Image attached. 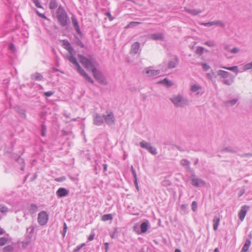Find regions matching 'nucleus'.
I'll use <instances>...</instances> for the list:
<instances>
[{
  "instance_id": "5701e85b",
  "label": "nucleus",
  "mask_w": 252,
  "mask_h": 252,
  "mask_svg": "<svg viewBox=\"0 0 252 252\" xmlns=\"http://www.w3.org/2000/svg\"><path fill=\"white\" fill-rule=\"evenodd\" d=\"M220 221V218L219 216H215L213 219V228L214 230H217L218 228V226L219 225Z\"/></svg>"
},
{
  "instance_id": "a211bd4d",
  "label": "nucleus",
  "mask_w": 252,
  "mask_h": 252,
  "mask_svg": "<svg viewBox=\"0 0 252 252\" xmlns=\"http://www.w3.org/2000/svg\"><path fill=\"white\" fill-rule=\"evenodd\" d=\"M179 63V59L177 56H175L173 60H170L168 63L167 67L169 69L174 68L176 67V65Z\"/></svg>"
},
{
  "instance_id": "de8ad7c7",
  "label": "nucleus",
  "mask_w": 252,
  "mask_h": 252,
  "mask_svg": "<svg viewBox=\"0 0 252 252\" xmlns=\"http://www.w3.org/2000/svg\"><path fill=\"white\" fill-rule=\"evenodd\" d=\"M8 48H9V50L12 52H14L16 51V48H15V46L13 43H9V44L8 45Z\"/></svg>"
},
{
  "instance_id": "b1692460",
  "label": "nucleus",
  "mask_w": 252,
  "mask_h": 252,
  "mask_svg": "<svg viewBox=\"0 0 252 252\" xmlns=\"http://www.w3.org/2000/svg\"><path fill=\"white\" fill-rule=\"evenodd\" d=\"M223 153H236L237 151L235 150L232 147L227 146L220 151Z\"/></svg>"
},
{
  "instance_id": "473e14b6",
  "label": "nucleus",
  "mask_w": 252,
  "mask_h": 252,
  "mask_svg": "<svg viewBox=\"0 0 252 252\" xmlns=\"http://www.w3.org/2000/svg\"><path fill=\"white\" fill-rule=\"evenodd\" d=\"M160 83L164 84L167 87H170L172 85V83L171 81H169L167 78L163 79L162 81H160Z\"/></svg>"
},
{
  "instance_id": "052dcab7",
  "label": "nucleus",
  "mask_w": 252,
  "mask_h": 252,
  "mask_svg": "<svg viewBox=\"0 0 252 252\" xmlns=\"http://www.w3.org/2000/svg\"><path fill=\"white\" fill-rule=\"evenodd\" d=\"M239 49L237 47H234L232 49L230 50V51L231 53L235 54L239 51Z\"/></svg>"
},
{
  "instance_id": "1a4fd4ad",
  "label": "nucleus",
  "mask_w": 252,
  "mask_h": 252,
  "mask_svg": "<svg viewBox=\"0 0 252 252\" xmlns=\"http://www.w3.org/2000/svg\"><path fill=\"white\" fill-rule=\"evenodd\" d=\"M103 119L108 125L110 126L115 124V118L114 115L111 111H106V114L103 115Z\"/></svg>"
},
{
  "instance_id": "58836bf2",
  "label": "nucleus",
  "mask_w": 252,
  "mask_h": 252,
  "mask_svg": "<svg viewBox=\"0 0 252 252\" xmlns=\"http://www.w3.org/2000/svg\"><path fill=\"white\" fill-rule=\"evenodd\" d=\"M140 24L141 23L139 22H131L128 24L126 27L133 28L140 25Z\"/></svg>"
},
{
  "instance_id": "0e129e2a",
  "label": "nucleus",
  "mask_w": 252,
  "mask_h": 252,
  "mask_svg": "<svg viewBox=\"0 0 252 252\" xmlns=\"http://www.w3.org/2000/svg\"><path fill=\"white\" fill-rule=\"evenodd\" d=\"M105 15L108 17V18H109V20L110 21H112L114 19V18L112 16L110 12H107L105 13Z\"/></svg>"
},
{
  "instance_id": "69168bd1",
  "label": "nucleus",
  "mask_w": 252,
  "mask_h": 252,
  "mask_svg": "<svg viewBox=\"0 0 252 252\" xmlns=\"http://www.w3.org/2000/svg\"><path fill=\"white\" fill-rule=\"evenodd\" d=\"M34 230V228L32 226H31L30 227L27 228V231L28 232H29L30 233H33Z\"/></svg>"
},
{
  "instance_id": "a18cd8bd",
  "label": "nucleus",
  "mask_w": 252,
  "mask_h": 252,
  "mask_svg": "<svg viewBox=\"0 0 252 252\" xmlns=\"http://www.w3.org/2000/svg\"><path fill=\"white\" fill-rule=\"evenodd\" d=\"M85 245V243H82L80 245L77 246L76 248L74 249L73 252H78Z\"/></svg>"
},
{
  "instance_id": "79ce46f5",
  "label": "nucleus",
  "mask_w": 252,
  "mask_h": 252,
  "mask_svg": "<svg viewBox=\"0 0 252 252\" xmlns=\"http://www.w3.org/2000/svg\"><path fill=\"white\" fill-rule=\"evenodd\" d=\"M67 224L65 222H64L63 225V230L62 232V234L63 238H64L65 235V234H66V232L67 231Z\"/></svg>"
},
{
  "instance_id": "37998d69",
  "label": "nucleus",
  "mask_w": 252,
  "mask_h": 252,
  "mask_svg": "<svg viewBox=\"0 0 252 252\" xmlns=\"http://www.w3.org/2000/svg\"><path fill=\"white\" fill-rule=\"evenodd\" d=\"M8 211V208L5 206L0 204V212L1 213H6Z\"/></svg>"
},
{
  "instance_id": "c9c22d12",
  "label": "nucleus",
  "mask_w": 252,
  "mask_h": 252,
  "mask_svg": "<svg viewBox=\"0 0 252 252\" xmlns=\"http://www.w3.org/2000/svg\"><path fill=\"white\" fill-rule=\"evenodd\" d=\"M204 48L203 47L198 46L197 47V48L195 50V53H196V54L200 56L203 54V53L204 52Z\"/></svg>"
},
{
  "instance_id": "dca6fc26",
  "label": "nucleus",
  "mask_w": 252,
  "mask_h": 252,
  "mask_svg": "<svg viewBox=\"0 0 252 252\" xmlns=\"http://www.w3.org/2000/svg\"><path fill=\"white\" fill-rule=\"evenodd\" d=\"M249 208V206H246V205L243 206L242 207V208L238 214L239 219L241 221H243L244 220V219L246 215V214H247V209H248Z\"/></svg>"
},
{
  "instance_id": "6ab92c4d",
  "label": "nucleus",
  "mask_w": 252,
  "mask_h": 252,
  "mask_svg": "<svg viewBox=\"0 0 252 252\" xmlns=\"http://www.w3.org/2000/svg\"><path fill=\"white\" fill-rule=\"evenodd\" d=\"M146 73L148 74L149 76L153 77L158 75L160 71L159 69L155 70V69H150L149 68H147L146 71Z\"/></svg>"
},
{
  "instance_id": "7c9ffc66",
  "label": "nucleus",
  "mask_w": 252,
  "mask_h": 252,
  "mask_svg": "<svg viewBox=\"0 0 252 252\" xmlns=\"http://www.w3.org/2000/svg\"><path fill=\"white\" fill-rule=\"evenodd\" d=\"M202 87L199 85L193 84L191 86L190 91L192 92H196L201 89Z\"/></svg>"
},
{
  "instance_id": "f257e3e1",
  "label": "nucleus",
  "mask_w": 252,
  "mask_h": 252,
  "mask_svg": "<svg viewBox=\"0 0 252 252\" xmlns=\"http://www.w3.org/2000/svg\"><path fill=\"white\" fill-rule=\"evenodd\" d=\"M56 17L59 24L63 27L67 26L70 23L69 17L64 8L60 5L56 11Z\"/></svg>"
},
{
  "instance_id": "338daca9",
  "label": "nucleus",
  "mask_w": 252,
  "mask_h": 252,
  "mask_svg": "<svg viewBox=\"0 0 252 252\" xmlns=\"http://www.w3.org/2000/svg\"><path fill=\"white\" fill-rule=\"evenodd\" d=\"M63 45L64 46V48L65 49L67 46H69L70 44L67 40H63Z\"/></svg>"
},
{
  "instance_id": "412c9836",
  "label": "nucleus",
  "mask_w": 252,
  "mask_h": 252,
  "mask_svg": "<svg viewBox=\"0 0 252 252\" xmlns=\"http://www.w3.org/2000/svg\"><path fill=\"white\" fill-rule=\"evenodd\" d=\"M31 78L32 80H35L37 81H41L43 79V76L38 72H35L32 74L31 76Z\"/></svg>"
},
{
  "instance_id": "423d86ee",
  "label": "nucleus",
  "mask_w": 252,
  "mask_h": 252,
  "mask_svg": "<svg viewBox=\"0 0 252 252\" xmlns=\"http://www.w3.org/2000/svg\"><path fill=\"white\" fill-rule=\"evenodd\" d=\"M92 73L95 79L100 84L106 85L107 81L105 77L101 71L98 70L96 68H94Z\"/></svg>"
},
{
  "instance_id": "393cba45",
  "label": "nucleus",
  "mask_w": 252,
  "mask_h": 252,
  "mask_svg": "<svg viewBox=\"0 0 252 252\" xmlns=\"http://www.w3.org/2000/svg\"><path fill=\"white\" fill-rule=\"evenodd\" d=\"M238 101V99L234 98L232 100L225 101L224 103L226 106H232L234 105Z\"/></svg>"
},
{
  "instance_id": "a19ab883",
  "label": "nucleus",
  "mask_w": 252,
  "mask_h": 252,
  "mask_svg": "<svg viewBox=\"0 0 252 252\" xmlns=\"http://www.w3.org/2000/svg\"><path fill=\"white\" fill-rule=\"evenodd\" d=\"M181 164L183 166H189L190 164V162L186 159H183L181 160Z\"/></svg>"
},
{
  "instance_id": "603ef678",
  "label": "nucleus",
  "mask_w": 252,
  "mask_h": 252,
  "mask_svg": "<svg viewBox=\"0 0 252 252\" xmlns=\"http://www.w3.org/2000/svg\"><path fill=\"white\" fill-rule=\"evenodd\" d=\"M36 13L39 17L48 20V19L44 14L40 13L38 10H36Z\"/></svg>"
},
{
  "instance_id": "bb28decb",
  "label": "nucleus",
  "mask_w": 252,
  "mask_h": 252,
  "mask_svg": "<svg viewBox=\"0 0 252 252\" xmlns=\"http://www.w3.org/2000/svg\"><path fill=\"white\" fill-rule=\"evenodd\" d=\"M58 3L56 0H50L49 2V7L51 10H54L58 7Z\"/></svg>"
},
{
  "instance_id": "c03bdc74",
  "label": "nucleus",
  "mask_w": 252,
  "mask_h": 252,
  "mask_svg": "<svg viewBox=\"0 0 252 252\" xmlns=\"http://www.w3.org/2000/svg\"><path fill=\"white\" fill-rule=\"evenodd\" d=\"M148 151L154 155H155L157 154V149L153 147L151 145L149 147Z\"/></svg>"
},
{
  "instance_id": "9d476101",
  "label": "nucleus",
  "mask_w": 252,
  "mask_h": 252,
  "mask_svg": "<svg viewBox=\"0 0 252 252\" xmlns=\"http://www.w3.org/2000/svg\"><path fill=\"white\" fill-rule=\"evenodd\" d=\"M150 227V223L148 220H145L144 222H143L140 226V231L139 230H136L137 226L136 225L133 226L134 230L136 232V233L138 234L141 233H144L147 232V230Z\"/></svg>"
},
{
  "instance_id": "9b49d317",
  "label": "nucleus",
  "mask_w": 252,
  "mask_h": 252,
  "mask_svg": "<svg viewBox=\"0 0 252 252\" xmlns=\"http://www.w3.org/2000/svg\"><path fill=\"white\" fill-rule=\"evenodd\" d=\"M69 190L64 188H60L56 191V195L58 198H62L68 195Z\"/></svg>"
},
{
  "instance_id": "0eeeda50",
  "label": "nucleus",
  "mask_w": 252,
  "mask_h": 252,
  "mask_svg": "<svg viewBox=\"0 0 252 252\" xmlns=\"http://www.w3.org/2000/svg\"><path fill=\"white\" fill-rule=\"evenodd\" d=\"M48 219L49 216L46 211H42L38 214L37 221L40 225L43 226L46 225L48 222Z\"/></svg>"
},
{
  "instance_id": "f704fd0d",
  "label": "nucleus",
  "mask_w": 252,
  "mask_h": 252,
  "mask_svg": "<svg viewBox=\"0 0 252 252\" xmlns=\"http://www.w3.org/2000/svg\"><path fill=\"white\" fill-rule=\"evenodd\" d=\"M14 248L12 245H8L3 249V252H13Z\"/></svg>"
},
{
  "instance_id": "c85d7f7f",
  "label": "nucleus",
  "mask_w": 252,
  "mask_h": 252,
  "mask_svg": "<svg viewBox=\"0 0 252 252\" xmlns=\"http://www.w3.org/2000/svg\"><path fill=\"white\" fill-rule=\"evenodd\" d=\"M151 144L150 143L147 142L144 140L142 141L140 143V146L141 147L145 149L146 150H148L149 147L151 146Z\"/></svg>"
},
{
  "instance_id": "4d7b16f0",
  "label": "nucleus",
  "mask_w": 252,
  "mask_h": 252,
  "mask_svg": "<svg viewBox=\"0 0 252 252\" xmlns=\"http://www.w3.org/2000/svg\"><path fill=\"white\" fill-rule=\"evenodd\" d=\"M203 69L204 71H206L209 70L210 68V66L208 65L206 63H202Z\"/></svg>"
},
{
  "instance_id": "49530a36",
  "label": "nucleus",
  "mask_w": 252,
  "mask_h": 252,
  "mask_svg": "<svg viewBox=\"0 0 252 252\" xmlns=\"http://www.w3.org/2000/svg\"><path fill=\"white\" fill-rule=\"evenodd\" d=\"M197 208V203L195 201H193L191 204V209L193 212L196 211Z\"/></svg>"
},
{
  "instance_id": "cd10ccee",
  "label": "nucleus",
  "mask_w": 252,
  "mask_h": 252,
  "mask_svg": "<svg viewBox=\"0 0 252 252\" xmlns=\"http://www.w3.org/2000/svg\"><path fill=\"white\" fill-rule=\"evenodd\" d=\"M222 68L226 69L228 70L232 71L237 74L239 72L238 67V66H233L231 67H226V66H223Z\"/></svg>"
},
{
  "instance_id": "20e7f679",
  "label": "nucleus",
  "mask_w": 252,
  "mask_h": 252,
  "mask_svg": "<svg viewBox=\"0 0 252 252\" xmlns=\"http://www.w3.org/2000/svg\"><path fill=\"white\" fill-rule=\"evenodd\" d=\"M218 75L222 79L221 81L227 86L231 85L234 81L235 76L226 71L220 70L218 72Z\"/></svg>"
},
{
  "instance_id": "7ed1b4c3",
  "label": "nucleus",
  "mask_w": 252,
  "mask_h": 252,
  "mask_svg": "<svg viewBox=\"0 0 252 252\" xmlns=\"http://www.w3.org/2000/svg\"><path fill=\"white\" fill-rule=\"evenodd\" d=\"M69 61L73 63L76 67V69L78 72L88 82L94 84V81L92 78L89 76V75L85 71V70L81 67L79 63H78L76 59L72 55L68 58Z\"/></svg>"
},
{
  "instance_id": "4468645a",
  "label": "nucleus",
  "mask_w": 252,
  "mask_h": 252,
  "mask_svg": "<svg viewBox=\"0 0 252 252\" xmlns=\"http://www.w3.org/2000/svg\"><path fill=\"white\" fill-rule=\"evenodd\" d=\"M205 26L210 27L213 25H219L222 28H224L225 26V24L220 20H216L212 22H209L203 24Z\"/></svg>"
},
{
  "instance_id": "6e6552de",
  "label": "nucleus",
  "mask_w": 252,
  "mask_h": 252,
  "mask_svg": "<svg viewBox=\"0 0 252 252\" xmlns=\"http://www.w3.org/2000/svg\"><path fill=\"white\" fill-rule=\"evenodd\" d=\"M191 184L195 187H202L206 185L205 182L201 179L196 178L193 172L190 177Z\"/></svg>"
},
{
  "instance_id": "6e6d98bb",
  "label": "nucleus",
  "mask_w": 252,
  "mask_h": 252,
  "mask_svg": "<svg viewBox=\"0 0 252 252\" xmlns=\"http://www.w3.org/2000/svg\"><path fill=\"white\" fill-rule=\"evenodd\" d=\"M66 180V178L65 176H62L59 178H57L55 179V181L59 182H63Z\"/></svg>"
},
{
  "instance_id": "2eb2a0df",
  "label": "nucleus",
  "mask_w": 252,
  "mask_h": 252,
  "mask_svg": "<svg viewBox=\"0 0 252 252\" xmlns=\"http://www.w3.org/2000/svg\"><path fill=\"white\" fill-rule=\"evenodd\" d=\"M140 43L139 42L136 41L133 43L131 46L130 51V53L132 55H135L137 54L139 50Z\"/></svg>"
},
{
  "instance_id": "680f3d73",
  "label": "nucleus",
  "mask_w": 252,
  "mask_h": 252,
  "mask_svg": "<svg viewBox=\"0 0 252 252\" xmlns=\"http://www.w3.org/2000/svg\"><path fill=\"white\" fill-rule=\"evenodd\" d=\"M65 49H66L70 54H72V52L73 51V48L71 46V45L67 46V48H65Z\"/></svg>"
},
{
  "instance_id": "ddd939ff",
  "label": "nucleus",
  "mask_w": 252,
  "mask_h": 252,
  "mask_svg": "<svg viewBox=\"0 0 252 252\" xmlns=\"http://www.w3.org/2000/svg\"><path fill=\"white\" fill-rule=\"evenodd\" d=\"M71 20H72L73 26L74 28L75 29L76 32L81 37H82L83 35V34L80 29V27H79V24H78V23L76 18L74 16H72Z\"/></svg>"
},
{
  "instance_id": "e2e57ef3",
  "label": "nucleus",
  "mask_w": 252,
  "mask_h": 252,
  "mask_svg": "<svg viewBox=\"0 0 252 252\" xmlns=\"http://www.w3.org/2000/svg\"><path fill=\"white\" fill-rule=\"evenodd\" d=\"M241 158L252 157V153H246L239 155Z\"/></svg>"
},
{
  "instance_id": "ea45409f",
  "label": "nucleus",
  "mask_w": 252,
  "mask_h": 252,
  "mask_svg": "<svg viewBox=\"0 0 252 252\" xmlns=\"http://www.w3.org/2000/svg\"><path fill=\"white\" fill-rule=\"evenodd\" d=\"M243 68L244 70L252 69V62L245 64Z\"/></svg>"
},
{
  "instance_id": "c756f323",
  "label": "nucleus",
  "mask_w": 252,
  "mask_h": 252,
  "mask_svg": "<svg viewBox=\"0 0 252 252\" xmlns=\"http://www.w3.org/2000/svg\"><path fill=\"white\" fill-rule=\"evenodd\" d=\"M113 219V216L112 214H105L102 216L101 220L103 221H107V220H111Z\"/></svg>"
},
{
  "instance_id": "4c0bfd02",
  "label": "nucleus",
  "mask_w": 252,
  "mask_h": 252,
  "mask_svg": "<svg viewBox=\"0 0 252 252\" xmlns=\"http://www.w3.org/2000/svg\"><path fill=\"white\" fill-rule=\"evenodd\" d=\"M171 182L167 179H164L161 182V185L163 187H168L171 185Z\"/></svg>"
},
{
  "instance_id": "774afa93",
  "label": "nucleus",
  "mask_w": 252,
  "mask_h": 252,
  "mask_svg": "<svg viewBox=\"0 0 252 252\" xmlns=\"http://www.w3.org/2000/svg\"><path fill=\"white\" fill-rule=\"evenodd\" d=\"M17 161L20 163L24 164V160L23 158H21L20 156H18L17 158Z\"/></svg>"
},
{
  "instance_id": "aec40b11",
  "label": "nucleus",
  "mask_w": 252,
  "mask_h": 252,
  "mask_svg": "<svg viewBox=\"0 0 252 252\" xmlns=\"http://www.w3.org/2000/svg\"><path fill=\"white\" fill-rule=\"evenodd\" d=\"M185 10L187 12L193 15H197L201 13V10L195 9H190L185 7Z\"/></svg>"
},
{
  "instance_id": "f03ea898",
  "label": "nucleus",
  "mask_w": 252,
  "mask_h": 252,
  "mask_svg": "<svg viewBox=\"0 0 252 252\" xmlns=\"http://www.w3.org/2000/svg\"><path fill=\"white\" fill-rule=\"evenodd\" d=\"M88 57L89 58H87L83 55H78L80 62L82 65L87 70L91 69L92 71L94 68H96L98 63L95 58H93L92 56L89 55Z\"/></svg>"
},
{
  "instance_id": "5fc2aeb1",
  "label": "nucleus",
  "mask_w": 252,
  "mask_h": 252,
  "mask_svg": "<svg viewBox=\"0 0 252 252\" xmlns=\"http://www.w3.org/2000/svg\"><path fill=\"white\" fill-rule=\"evenodd\" d=\"M94 236H95L94 232L93 231H92L91 234L90 235V236H89V237L88 238V241H92L93 240H94Z\"/></svg>"
},
{
  "instance_id": "f8f14e48",
  "label": "nucleus",
  "mask_w": 252,
  "mask_h": 252,
  "mask_svg": "<svg viewBox=\"0 0 252 252\" xmlns=\"http://www.w3.org/2000/svg\"><path fill=\"white\" fill-rule=\"evenodd\" d=\"M104 122L103 116H101L97 113H95L93 115V123L96 126H100Z\"/></svg>"
},
{
  "instance_id": "864d4df0",
  "label": "nucleus",
  "mask_w": 252,
  "mask_h": 252,
  "mask_svg": "<svg viewBox=\"0 0 252 252\" xmlns=\"http://www.w3.org/2000/svg\"><path fill=\"white\" fill-rule=\"evenodd\" d=\"M32 2L35 4V5L38 8H42V6L41 5L38 0H32Z\"/></svg>"
},
{
  "instance_id": "2f4dec72",
  "label": "nucleus",
  "mask_w": 252,
  "mask_h": 252,
  "mask_svg": "<svg viewBox=\"0 0 252 252\" xmlns=\"http://www.w3.org/2000/svg\"><path fill=\"white\" fill-rule=\"evenodd\" d=\"M47 131L46 126H45L44 122H43L41 124V135L42 136H46V133Z\"/></svg>"
},
{
  "instance_id": "a878e982",
  "label": "nucleus",
  "mask_w": 252,
  "mask_h": 252,
  "mask_svg": "<svg viewBox=\"0 0 252 252\" xmlns=\"http://www.w3.org/2000/svg\"><path fill=\"white\" fill-rule=\"evenodd\" d=\"M38 209V207L37 205L35 204L32 203L31 204L28 208L29 211L31 213L33 214L37 212Z\"/></svg>"
},
{
  "instance_id": "3c124183",
  "label": "nucleus",
  "mask_w": 252,
  "mask_h": 252,
  "mask_svg": "<svg viewBox=\"0 0 252 252\" xmlns=\"http://www.w3.org/2000/svg\"><path fill=\"white\" fill-rule=\"evenodd\" d=\"M54 94V92L50 91L44 92L43 94H44V95H45L47 97H49V96H51L52 95H53Z\"/></svg>"
},
{
  "instance_id": "bf43d9fd",
  "label": "nucleus",
  "mask_w": 252,
  "mask_h": 252,
  "mask_svg": "<svg viewBox=\"0 0 252 252\" xmlns=\"http://www.w3.org/2000/svg\"><path fill=\"white\" fill-rule=\"evenodd\" d=\"M18 112L22 115L24 118H26V115L25 110L22 109H20L18 110Z\"/></svg>"
},
{
  "instance_id": "4be33fe9",
  "label": "nucleus",
  "mask_w": 252,
  "mask_h": 252,
  "mask_svg": "<svg viewBox=\"0 0 252 252\" xmlns=\"http://www.w3.org/2000/svg\"><path fill=\"white\" fill-rule=\"evenodd\" d=\"M251 244L250 239H247L240 252H247Z\"/></svg>"
},
{
  "instance_id": "e433bc0d",
  "label": "nucleus",
  "mask_w": 252,
  "mask_h": 252,
  "mask_svg": "<svg viewBox=\"0 0 252 252\" xmlns=\"http://www.w3.org/2000/svg\"><path fill=\"white\" fill-rule=\"evenodd\" d=\"M8 239L5 237H0V246H3L7 243Z\"/></svg>"
},
{
  "instance_id": "8fccbe9b",
  "label": "nucleus",
  "mask_w": 252,
  "mask_h": 252,
  "mask_svg": "<svg viewBox=\"0 0 252 252\" xmlns=\"http://www.w3.org/2000/svg\"><path fill=\"white\" fill-rule=\"evenodd\" d=\"M130 170H131L132 174L133 175L134 180L137 179L136 171H135V169H134L133 166H131Z\"/></svg>"
},
{
  "instance_id": "72a5a7b5",
  "label": "nucleus",
  "mask_w": 252,
  "mask_h": 252,
  "mask_svg": "<svg viewBox=\"0 0 252 252\" xmlns=\"http://www.w3.org/2000/svg\"><path fill=\"white\" fill-rule=\"evenodd\" d=\"M75 40H76V44L80 46V47L83 48L85 47V45L84 44V43L82 42V41L81 40V39L78 38V37L77 36H75Z\"/></svg>"
},
{
  "instance_id": "39448f33",
  "label": "nucleus",
  "mask_w": 252,
  "mask_h": 252,
  "mask_svg": "<svg viewBox=\"0 0 252 252\" xmlns=\"http://www.w3.org/2000/svg\"><path fill=\"white\" fill-rule=\"evenodd\" d=\"M170 100L175 106L178 107H184L189 104L188 99L183 97L180 94L173 96L170 98Z\"/></svg>"
},
{
  "instance_id": "13d9d810",
  "label": "nucleus",
  "mask_w": 252,
  "mask_h": 252,
  "mask_svg": "<svg viewBox=\"0 0 252 252\" xmlns=\"http://www.w3.org/2000/svg\"><path fill=\"white\" fill-rule=\"evenodd\" d=\"M30 244V241H23L22 242V246H23V247L24 248H26V247H27Z\"/></svg>"
},
{
  "instance_id": "09e8293b",
  "label": "nucleus",
  "mask_w": 252,
  "mask_h": 252,
  "mask_svg": "<svg viewBox=\"0 0 252 252\" xmlns=\"http://www.w3.org/2000/svg\"><path fill=\"white\" fill-rule=\"evenodd\" d=\"M204 44L209 46V47H214L216 46V44L214 42L211 41H207L204 43Z\"/></svg>"
},
{
  "instance_id": "f3484780",
  "label": "nucleus",
  "mask_w": 252,
  "mask_h": 252,
  "mask_svg": "<svg viewBox=\"0 0 252 252\" xmlns=\"http://www.w3.org/2000/svg\"><path fill=\"white\" fill-rule=\"evenodd\" d=\"M150 38L154 40H162L164 39V35L163 33H155L151 34L150 35Z\"/></svg>"
}]
</instances>
